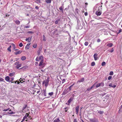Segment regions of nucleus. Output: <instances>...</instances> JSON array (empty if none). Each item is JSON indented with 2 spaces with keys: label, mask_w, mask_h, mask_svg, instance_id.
<instances>
[{
  "label": "nucleus",
  "mask_w": 122,
  "mask_h": 122,
  "mask_svg": "<svg viewBox=\"0 0 122 122\" xmlns=\"http://www.w3.org/2000/svg\"><path fill=\"white\" fill-rule=\"evenodd\" d=\"M94 12L97 16L99 15V7H95L94 10Z\"/></svg>",
  "instance_id": "nucleus-1"
},
{
  "label": "nucleus",
  "mask_w": 122,
  "mask_h": 122,
  "mask_svg": "<svg viewBox=\"0 0 122 122\" xmlns=\"http://www.w3.org/2000/svg\"><path fill=\"white\" fill-rule=\"evenodd\" d=\"M8 111V113L10 114H13L15 113V112H13L10 108H8L7 109H4L3 110V112H6Z\"/></svg>",
  "instance_id": "nucleus-2"
},
{
  "label": "nucleus",
  "mask_w": 122,
  "mask_h": 122,
  "mask_svg": "<svg viewBox=\"0 0 122 122\" xmlns=\"http://www.w3.org/2000/svg\"><path fill=\"white\" fill-rule=\"evenodd\" d=\"M36 60L37 61L44 60L43 56H37L36 59Z\"/></svg>",
  "instance_id": "nucleus-3"
},
{
  "label": "nucleus",
  "mask_w": 122,
  "mask_h": 122,
  "mask_svg": "<svg viewBox=\"0 0 122 122\" xmlns=\"http://www.w3.org/2000/svg\"><path fill=\"white\" fill-rule=\"evenodd\" d=\"M29 116V114L27 113H26L25 115V116L23 117L22 120L21 121V122H23V121H24L26 119L25 121H27V117H28Z\"/></svg>",
  "instance_id": "nucleus-4"
},
{
  "label": "nucleus",
  "mask_w": 122,
  "mask_h": 122,
  "mask_svg": "<svg viewBox=\"0 0 122 122\" xmlns=\"http://www.w3.org/2000/svg\"><path fill=\"white\" fill-rule=\"evenodd\" d=\"M89 120L91 122H98V119L96 118L90 119Z\"/></svg>",
  "instance_id": "nucleus-5"
},
{
  "label": "nucleus",
  "mask_w": 122,
  "mask_h": 122,
  "mask_svg": "<svg viewBox=\"0 0 122 122\" xmlns=\"http://www.w3.org/2000/svg\"><path fill=\"white\" fill-rule=\"evenodd\" d=\"M79 106H77L75 108V109L76 111V114H77L78 113V111L79 110Z\"/></svg>",
  "instance_id": "nucleus-6"
},
{
  "label": "nucleus",
  "mask_w": 122,
  "mask_h": 122,
  "mask_svg": "<svg viewBox=\"0 0 122 122\" xmlns=\"http://www.w3.org/2000/svg\"><path fill=\"white\" fill-rule=\"evenodd\" d=\"M109 86L110 87L115 88L116 87V85L112 83H110L109 85Z\"/></svg>",
  "instance_id": "nucleus-7"
},
{
  "label": "nucleus",
  "mask_w": 122,
  "mask_h": 122,
  "mask_svg": "<svg viewBox=\"0 0 122 122\" xmlns=\"http://www.w3.org/2000/svg\"><path fill=\"white\" fill-rule=\"evenodd\" d=\"M44 60H42L41 61H40L39 64V66H43L44 65Z\"/></svg>",
  "instance_id": "nucleus-8"
},
{
  "label": "nucleus",
  "mask_w": 122,
  "mask_h": 122,
  "mask_svg": "<svg viewBox=\"0 0 122 122\" xmlns=\"http://www.w3.org/2000/svg\"><path fill=\"white\" fill-rule=\"evenodd\" d=\"M93 85H94L93 88H96L99 86V84L98 83L97 84L96 83H95Z\"/></svg>",
  "instance_id": "nucleus-9"
},
{
  "label": "nucleus",
  "mask_w": 122,
  "mask_h": 122,
  "mask_svg": "<svg viewBox=\"0 0 122 122\" xmlns=\"http://www.w3.org/2000/svg\"><path fill=\"white\" fill-rule=\"evenodd\" d=\"M84 78H82L81 79L79 80L77 82V83H78L79 82H82L84 81Z\"/></svg>",
  "instance_id": "nucleus-10"
},
{
  "label": "nucleus",
  "mask_w": 122,
  "mask_h": 122,
  "mask_svg": "<svg viewBox=\"0 0 122 122\" xmlns=\"http://www.w3.org/2000/svg\"><path fill=\"white\" fill-rule=\"evenodd\" d=\"M31 38L32 37H29L28 38L26 39L25 41H28V42H30L31 41Z\"/></svg>",
  "instance_id": "nucleus-11"
},
{
  "label": "nucleus",
  "mask_w": 122,
  "mask_h": 122,
  "mask_svg": "<svg viewBox=\"0 0 122 122\" xmlns=\"http://www.w3.org/2000/svg\"><path fill=\"white\" fill-rule=\"evenodd\" d=\"M94 59L95 60H97V54H95L94 55Z\"/></svg>",
  "instance_id": "nucleus-12"
},
{
  "label": "nucleus",
  "mask_w": 122,
  "mask_h": 122,
  "mask_svg": "<svg viewBox=\"0 0 122 122\" xmlns=\"http://www.w3.org/2000/svg\"><path fill=\"white\" fill-rule=\"evenodd\" d=\"M28 67V66H25L22 67L20 68V69H22L23 70H25Z\"/></svg>",
  "instance_id": "nucleus-13"
},
{
  "label": "nucleus",
  "mask_w": 122,
  "mask_h": 122,
  "mask_svg": "<svg viewBox=\"0 0 122 122\" xmlns=\"http://www.w3.org/2000/svg\"><path fill=\"white\" fill-rule=\"evenodd\" d=\"M48 81H44L43 82V83H45V85L46 87H47L48 84Z\"/></svg>",
  "instance_id": "nucleus-14"
},
{
  "label": "nucleus",
  "mask_w": 122,
  "mask_h": 122,
  "mask_svg": "<svg viewBox=\"0 0 122 122\" xmlns=\"http://www.w3.org/2000/svg\"><path fill=\"white\" fill-rule=\"evenodd\" d=\"M22 52V51H16L15 52V55H17L18 54H19L21 53Z\"/></svg>",
  "instance_id": "nucleus-15"
},
{
  "label": "nucleus",
  "mask_w": 122,
  "mask_h": 122,
  "mask_svg": "<svg viewBox=\"0 0 122 122\" xmlns=\"http://www.w3.org/2000/svg\"><path fill=\"white\" fill-rule=\"evenodd\" d=\"M9 82H11V83H13V80L14 78L13 77L9 78Z\"/></svg>",
  "instance_id": "nucleus-16"
},
{
  "label": "nucleus",
  "mask_w": 122,
  "mask_h": 122,
  "mask_svg": "<svg viewBox=\"0 0 122 122\" xmlns=\"http://www.w3.org/2000/svg\"><path fill=\"white\" fill-rule=\"evenodd\" d=\"M73 100V99L72 98H70L68 100V101H67L68 102L69 104L71 102V101L72 100Z\"/></svg>",
  "instance_id": "nucleus-17"
},
{
  "label": "nucleus",
  "mask_w": 122,
  "mask_h": 122,
  "mask_svg": "<svg viewBox=\"0 0 122 122\" xmlns=\"http://www.w3.org/2000/svg\"><path fill=\"white\" fill-rule=\"evenodd\" d=\"M113 45V44L112 43H110L108 44L107 46L109 47H111Z\"/></svg>",
  "instance_id": "nucleus-18"
},
{
  "label": "nucleus",
  "mask_w": 122,
  "mask_h": 122,
  "mask_svg": "<svg viewBox=\"0 0 122 122\" xmlns=\"http://www.w3.org/2000/svg\"><path fill=\"white\" fill-rule=\"evenodd\" d=\"M60 120L59 118L56 119L54 121V122H59Z\"/></svg>",
  "instance_id": "nucleus-19"
},
{
  "label": "nucleus",
  "mask_w": 122,
  "mask_h": 122,
  "mask_svg": "<svg viewBox=\"0 0 122 122\" xmlns=\"http://www.w3.org/2000/svg\"><path fill=\"white\" fill-rule=\"evenodd\" d=\"M51 0H45V2L47 3H51Z\"/></svg>",
  "instance_id": "nucleus-20"
},
{
  "label": "nucleus",
  "mask_w": 122,
  "mask_h": 122,
  "mask_svg": "<svg viewBox=\"0 0 122 122\" xmlns=\"http://www.w3.org/2000/svg\"><path fill=\"white\" fill-rule=\"evenodd\" d=\"M15 23L17 25H19L20 24V22L19 20H16L15 21Z\"/></svg>",
  "instance_id": "nucleus-21"
},
{
  "label": "nucleus",
  "mask_w": 122,
  "mask_h": 122,
  "mask_svg": "<svg viewBox=\"0 0 122 122\" xmlns=\"http://www.w3.org/2000/svg\"><path fill=\"white\" fill-rule=\"evenodd\" d=\"M94 85H93L90 88H88L87 89V91H89L91 89L93 88L94 87Z\"/></svg>",
  "instance_id": "nucleus-22"
},
{
  "label": "nucleus",
  "mask_w": 122,
  "mask_h": 122,
  "mask_svg": "<svg viewBox=\"0 0 122 122\" xmlns=\"http://www.w3.org/2000/svg\"><path fill=\"white\" fill-rule=\"evenodd\" d=\"M21 64H19L16 66V67L18 69L19 68L21 67Z\"/></svg>",
  "instance_id": "nucleus-23"
},
{
  "label": "nucleus",
  "mask_w": 122,
  "mask_h": 122,
  "mask_svg": "<svg viewBox=\"0 0 122 122\" xmlns=\"http://www.w3.org/2000/svg\"><path fill=\"white\" fill-rule=\"evenodd\" d=\"M9 77H5V79L7 81H9Z\"/></svg>",
  "instance_id": "nucleus-24"
},
{
  "label": "nucleus",
  "mask_w": 122,
  "mask_h": 122,
  "mask_svg": "<svg viewBox=\"0 0 122 122\" xmlns=\"http://www.w3.org/2000/svg\"><path fill=\"white\" fill-rule=\"evenodd\" d=\"M60 20V19H57L55 21V23L56 24H57L58 23V22Z\"/></svg>",
  "instance_id": "nucleus-25"
},
{
  "label": "nucleus",
  "mask_w": 122,
  "mask_h": 122,
  "mask_svg": "<svg viewBox=\"0 0 122 122\" xmlns=\"http://www.w3.org/2000/svg\"><path fill=\"white\" fill-rule=\"evenodd\" d=\"M26 57L24 56H23L21 57V59L22 61L25 60L26 59Z\"/></svg>",
  "instance_id": "nucleus-26"
},
{
  "label": "nucleus",
  "mask_w": 122,
  "mask_h": 122,
  "mask_svg": "<svg viewBox=\"0 0 122 122\" xmlns=\"http://www.w3.org/2000/svg\"><path fill=\"white\" fill-rule=\"evenodd\" d=\"M104 85V84L103 82H102L100 83V86H103Z\"/></svg>",
  "instance_id": "nucleus-27"
},
{
  "label": "nucleus",
  "mask_w": 122,
  "mask_h": 122,
  "mask_svg": "<svg viewBox=\"0 0 122 122\" xmlns=\"http://www.w3.org/2000/svg\"><path fill=\"white\" fill-rule=\"evenodd\" d=\"M46 77V78H45L46 79L45 81H48V82L49 81V77Z\"/></svg>",
  "instance_id": "nucleus-28"
},
{
  "label": "nucleus",
  "mask_w": 122,
  "mask_h": 122,
  "mask_svg": "<svg viewBox=\"0 0 122 122\" xmlns=\"http://www.w3.org/2000/svg\"><path fill=\"white\" fill-rule=\"evenodd\" d=\"M64 111L65 112H66L68 110V107H66L64 108Z\"/></svg>",
  "instance_id": "nucleus-29"
},
{
  "label": "nucleus",
  "mask_w": 122,
  "mask_h": 122,
  "mask_svg": "<svg viewBox=\"0 0 122 122\" xmlns=\"http://www.w3.org/2000/svg\"><path fill=\"white\" fill-rule=\"evenodd\" d=\"M15 73L13 72L10 73V76H13L14 75Z\"/></svg>",
  "instance_id": "nucleus-30"
},
{
  "label": "nucleus",
  "mask_w": 122,
  "mask_h": 122,
  "mask_svg": "<svg viewBox=\"0 0 122 122\" xmlns=\"http://www.w3.org/2000/svg\"><path fill=\"white\" fill-rule=\"evenodd\" d=\"M35 2L37 3H41V0H36Z\"/></svg>",
  "instance_id": "nucleus-31"
},
{
  "label": "nucleus",
  "mask_w": 122,
  "mask_h": 122,
  "mask_svg": "<svg viewBox=\"0 0 122 122\" xmlns=\"http://www.w3.org/2000/svg\"><path fill=\"white\" fill-rule=\"evenodd\" d=\"M27 107V105L26 104L22 108V110H24L25 108L26 107Z\"/></svg>",
  "instance_id": "nucleus-32"
},
{
  "label": "nucleus",
  "mask_w": 122,
  "mask_h": 122,
  "mask_svg": "<svg viewBox=\"0 0 122 122\" xmlns=\"http://www.w3.org/2000/svg\"><path fill=\"white\" fill-rule=\"evenodd\" d=\"M109 96V95H107L105 97V99L107 100L108 99V97Z\"/></svg>",
  "instance_id": "nucleus-33"
},
{
  "label": "nucleus",
  "mask_w": 122,
  "mask_h": 122,
  "mask_svg": "<svg viewBox=\"0 0 122 122\" xmlns=\"http://www.w3.org/2000/svg\"><path fill=\"white\" fill-rule=\"evenodd\" d=\"M37 46V44L36 43L35 44L33 45V47L34 48H36Z\"/></svg>",
  "instance_id": "nucleus-34"
},
{
  "label": "nucleus",
  "mask_w": 122,
  "mask_h": 122,
  "mask_svg": "<svg viewBox=\"0 0 122 122\" xmlns=\"http://www.w3.org/2000/svg\"><path fill=\"white\" fill-rule=\"evenodd\" d=\"M106 62L104 61H103L102 63V65L103 66H104L106 64Z\"/></svg>",
  "instance_id": "nucleus-35"
},
{
  "label": "nucleus",
  "mask_w": 122,
  "mask_h": 122,
  "mask_svg": "<svg viewBox=\"0 0 122 122\" xmlns=\"http://www.w3.org/2000/svg\"><path fill=\"white\" fill-rule=\"evenodd\" d=\"M95 65V63L94 62H93L91 64V66H94Z\"/></svg>",
  "instance_id": "nucleus-36"
},
{
  "label": "nucleus",
  "mask_w": 122,
  "mask_h": 122,
  "mask_svg": "<svg viewBox=\"0 0 122 122\" xmlns=\"http://www.w3.org/2000/svg\"><path fill=\"white\" fill-rule=\"evenodd\" d=\"M48 94L50 96H52L53 94V92H51L49 93H48Z\"/></svg>",
  "instance_id": "nucleus-37"
},
{
  "label": "nucleus",
  "mask_w": 122,
  "mask_h": 122,
  "mask_svg": "<svg viewBox=\"0 0 122 122\" xmlns=\"http://www.w3.org/2000/svg\"><path fill=\"white\" fill-rule=\"evenodd\" d=\"M43 40L44 41H46L45 37L44 35H43Z\"/></svg>",
  "instance_id": "nucleus-38"
},
{
  "label": "nucleus",
  "mask_w": 122,
  "mask_h": 122,
  "mask_svg": "<svg viewBox=\"0 0 122 122\" xmlns=\"http://www.w3.org/2000/svg\"><path fill=\"white\" fill-rule=\"evenodd\" d=\"M36 93L37 94H39V95H40L41 94L40 91V90H38L36 92Z\"/></svg>",
  "instance_id": "nucleus-39"
},
{
  "label": "nucleus",
  "mask_w": 122,
  "mask_h": 122,
  "mask_svg": "<svg viewBox=\"0 0 122 122\" xmlns=\"http://www.w3.org/2000/svg\"><path fill=\"white\" fill-rule=\"evenodd\" d=\"M23 46V44L22 43H20L19 45V46L20 47H22Z\"/></svg>",
  "instance_id": "nucleus-40"
},
{
  "label": "nucleus",
  "mask_w": 122,
  "mask_h": 122,
  "mask_svg": "<svg viewBox=\"0 0 122 122\" xmlns=\"http://www.w3.org/2000/svg\"><path fill=\"white\" fill-rule=\"evenodd\" d=\"M59 9L61 11H62V12L63 11V9L62 6L60 7L59 8Z\"/></svg>",
  "instance_id": "nucleus-41"
},
{
  "label": "nucleus",
  "mask_w": 122,
  "mask_h": 122,
  "mask_svg": "<svg viewBox=\"0 0 122 122\" xmlns=\"http://www.w3.org/2000/svg\"><path fill=\"white\" fill-rule=\"evenodd\" d=\"M107 100L105 99V97H103L102 98V99H101V101H106Z\"/></svg>",
  "instance_id": "nucleus-42"
},
{
  "label": "nucleus",
  "mask_w": 122,
  "mask_h": 122,
  "mask_svg": "<svg viewBox=\"0 0 122 122\" xmlns=\"http://www.w3.org/2000/svg\"><path fill=\"white\" fill-rule=\"evenodd\" d=\"M11 45H12L13 48H14V49L15 48V44H14L12 43L11 44Z\"/></svg>",
  "instance_id": "nucleus-43"
},
{
  "label": "nucleus",
  "mask_w": 122,
  "mask_h": 122,
  "mask_svg": "<svg viewBox=\"0 0 122 122\" xmlns=\"http://www.w3.org/2000/svg\"><path fill=\"white\" fill-rule=\"evenodd\" d=\"M88 42H87L86 41L85 42V45L86 46H87L88 45Z\"/></svg>",
  "instance_id": "nucleus-44"
},
{
  "label": "nucleus",
  "mask_w": 122,
  "mask_h": 122,
  "mask_svg": "<svg viewBox=\"0 0 122 122\" xmlns=\"http://www.w3.org/2000/svg\"><path fill=\"white\" fill-rule=\"evenodd\" d=\"M27 33L28 34H33L34 32L31 31H28L27 32Z\"/></svg>",
  "instance_id": "nucleus-45"
},
{
  "label": "nucleus",
  "mask_w": 122,
  "mask_h": 122,
  "mask_svg": "<svg viewBox=\"0 0 122 122\" xmlns=\"http://www.w3.org/2000/svg\"><path fill=\"white\" fill-rule=\"evenodd\" d=\"M19 61H17L16 62H15V65H17L19 64Z\"/></svg>",
  "instance_id": "nucleus-46"
},
{
  "label": "nucleus",
  "mask_w": 122,
  "mask_h": 122,
  "mask_svg": "<svg viewBox=\"0 0 122 122\" xmlns=\"http://www.w3.org/2000/svg\"><path fill=\"white\" fill-rule=\"evenodd\" d=\"M113 71H111V72H110V74H109L110 75H111V76H112V75L113 74Z\"/></svg>",
  "instance_id": "nucleus-47"
},
{
  "label": "nucleus",
  "mask_w": 122,
  "mask_h": 122,
  "mask_svg": "<svg viewBox=\"0 0 122 122\" xmlns=\"http://www.w3.org/2000/svg\"><path fill=\"white\" fill-rule=\"evenodd\" d=\"M104 113L103 111H100V114H102Z\"/></svg>",
  "instance_id": "nucleus-48"
},
{
  "label": "nucleus",
  "mask_w": 122,
  "mask_h": 122,
  "mask_svg": "<svg viewBox=\"0 0 122 122\" xmlns=\"http://www.w3.org/2000/svg\"><path fill=\"white\" fill-rule=\"evenodd\" d=\"M41 51H37V54L38 55H39L40 54Z\"/></svg>",
  "instance_id": "nucleus-49"
},
{
  "label": "nucleus",
  "mask_w": 122,
  "mask_h": 122,
  "mask_svg": "<svg viewBox=\"0 0 122 122\" xmlns=\"http://www.w3.org/2000/svg\"><path fill=\"white\" fill-rule=\"evenodd\" d=\"M106 94V93H102L101 94H100V95H101L102 96H104V95H105Z\"/></svg>",
  "instance_id": "nucleus-50"
},
{
  "label": "nucleus",
  "mask_w": 122,
  "mask_h": 122,
  "mask_svg": "<svg viewBox=\"0 0 122 122\" xmlns=\"http://www.w3.org/2000/svg\"><path fill=\"white\" fill-rule=\"evenodd\" d=\"M62 83H63L65 81V79H63V80H62Z\"/></svg>",
  "instance_id": "nucleus-51"
},
{
  "label": "nucleus",
  "mask_w": 122,
  "mask_h": 122,
  "mask_svg": "<svg viewBox=\"0 0 122 122\" xmlns=\"http://www.w3.org/2000/svg\"><path fill=\"white\" fill-rule=\"evenodd\" d=\"M72 87V86H71L70 87H69L68 88L70 90H71V87Z\"/></svg>",
  "instance_id": "nucleus-52"
},
{
  "label": "nucleus",
  "mask_w": 122,
  "mask_h": 122,
  "mask_svg": "<svg viewBox=\"0 0 122 122\" xmlns=\"http://www.w3.org/2000/svg\"><path fill=\"white\" fill-rule=\"evenodd\" d=\"M122 111V105L121 106V108L119 110V112L120 111Z\"/></svg>",
  "instance_id": "nucleus-53"
},
{
  "label": "nucleus",
  "mask_w": 122,
  "mask_h": 122,
  "mask_svg": "<svg viewBox=\"0 0 122 122\" xmlns=\"http://www.w3.org/2000/svg\"><path fill=\"white\" fill-rule=\"evenodd\" d=\"M20 82H19V81H16L15 82V83H17L18 84H19Z\"/></svg>",
  "instance_id": "nucleus-54"
},
{
  "label": "nucleus",
  "mask_w": 122,
  "mask_h": 122,
  "mask_svg": "<svg viewBox=\"0 0 122 122\" xmlns=\"http://www.w3.org/2000/svg\"><path fill=\"white\" fill-rule=\"evenodd\" d=\"M76 11V12L77 13H78V9L76 8L75 10Z\"/></svg>",
  "instance_id": "nucleus-55"
},
{
  "label": "nucleus",
  "mask_w": 122,
  "mask_h": 122,
  "mask_svg": "<svg viewBox=\"0 0 122 122\" xmlns=\"http://www.w3.org/2000/svg\"><path fill=\"white\" fill-rule=\"evenodd\" d=\"M114 50L113 48H112V50L110 51V52H112Z\"/></svg>",
  "instance_id": "nucleus-56"
},
{
  "label": "nucleus",
  "mask_w": 122,
  "mask_h": 122,
  "mask_svg": "<svg viewBox=\"0 0 122 122\" xmlns=\"http://www.w3.org/2000/svg\"><path fill=\"white\" fill-rule=\"evenodd\" d=\"M4 79H3L0 77V81H2Z\"/></svg>",
  "instance_id": "nucleus-57"
},
{
  "label": "nucleus",
  "mask_w": 122,
  "mask_h": 122,
  "mask_svg": "<svg viewBox=\"0 0 122 122\" xmlns=\"http://www.w3.org/2000/svg\"><path fill=\"white\" fill-rule=\"evenodd\" d=\"M30 27V26H25L24 27V28H29Z\"/></svg>",
  "instance_id": "nucleus-58"
},
{
  "label": "nucleus",
  "mask_w": 122,
  "mask_h": 122,
  "mask_svg": "<svg viewBox=\"0 0 122 122\" xmlns=\"http://www.w3.org/2000/svg\"><path fill=\"white\" fill-rule=\"evenodd\" d=\"M7 50L9 51H11V49H10V48H8V49H7Z\"/></svg>",
  "instance_id": "nucleus-59"
},
{
  "label": "nucleus",
  "mask_w": 122,
  "mask_h": 122,
  "mask_svg": "<svg viewBox=\"0 0 122 122\" xmlns=\"http://www.w3.org/2000/svg\"><path fill=\"white\" fill-rule=\"evenodd\" d=\"M73 122H77V120L76 118L75 119H74Z\"/></svg>",
  "instance_id": "nucleus-60"
},
{
  "label": "nucleus",
  "mask_w": 122,
  "mask_h": 122,
  "mask_svg": "<svg viewBox=\"0 0 122 122\" xmlns=\"http://www.w3.org/2000/svg\"><path fill=\"white\" fill-rule=\"evenodd\" d=\"M112 78V77H108V80H109L111 79Z\"/></svg>",
  "instance_id": "nucleus-61"
},
{
  "label": "nucleus",
  "mask_w": 122,
  "mask_h": 122,
  "mask_svg": "<svg viewBox=\"0 0 122 122\" xmlns=\"http://www.w3.org/2000/svg\"><path fill=\"white\" fill-rule=\"evenodd\" d=\"M85 15L86 16L87 15V12H86L84 13Z\"/></svg>",
  "instance_id": "nucleus-62"
},
{
  "label": "nucleus",
  "mask_w": 122,
  "mask_h": 122,
  "mask_svg": "<svg viewBox=\"0 0 122 122\" xmlns=\"http://www.w3.org/2000/svg\"><path fill=\"white\" fill-rule=\"evenodd\" d=\"M28 117L29 118H30V119H32V118L31 117V116H29V115L28 116Z\"/></svg>",
  "instance_id": "nucleus-63"
},
{
  "label": "nucleus",
  "mask_w": 122,
  "mask_h": 122,
  "mask_svg": "<svg viewBox=\"0 0 122 122\" xmlns=\"http://www.w3.org/2000/svg\"><path fill=\"white\" fill-rule=\"evenodd\" d=\"M35 8L36 9H39V8L37 6H36L35 7Z\"/></svg>",
  "instance_id": "nucleus-64"
}]
</instances>
